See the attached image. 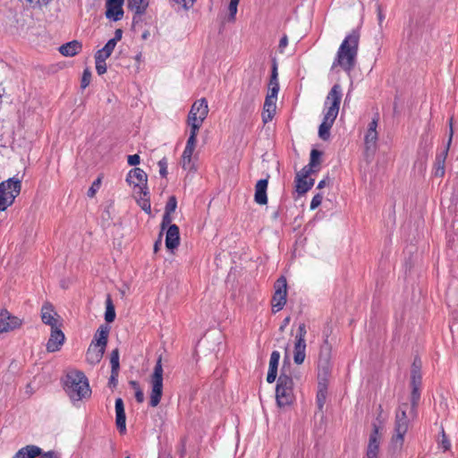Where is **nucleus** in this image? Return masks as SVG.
<instances>
[{
	"label": "nucleus",
	"instance_id": "774afa93",
	"mask_svg": "<svg viewBox=\"0 0 458 458\" xmlns=\"http://www.w3.org/2000/svg\"><path fill=\"white\" fill-rule=\"evenodd\" d=\"M130 386L134 389L138 390L140 388V384L137 381H130Z\"/></svg>",
	"mask_w": 458,
	"mask_h": 458
},
{
	"label": "nucleus",
	"instance_id": "49530a36",
	"mask_svg": "<svg viewBox=\"0 0 458 458\" xmlns=\"http://www.w3.org/2000/svg\"><path fill=\"white\" fill-rule=\"evenodd\" d=\"M268 84L279 85V82H278V73H277V66H276V63L273 64L272 72H271V76H270V80H269V83Z\"/></svg>",
	"mask_w": 458,
	"mask_h": 458
},
{
	"label": "nucleus",
	"instance_id": "2f4dec72",
	"mask_svg": "<svg viewBox=\"0 0 458 458\" xmlns=\"http://www.w3.org/2000/svg\"><path fill=\"white\" fill-rule=\"evenodd\" d=\"M115 319V309L110 295L106 300V312L105 320L107 323H112Z\"/></svg>",
	"mask_w": 458,
	"mask_h": 458
},
{
	"label": "nucleus",
	"instance_id": "9d476101",
	"mask_svg": "<svg viewBox=\"0 0 458 458\" xmlns=\"http://www.w3.org/2000/svg\"><path fill=\"white\" fill-rule=\"evenodd\" d=\"M208 114V106L206 98L196 100L189 112L187 124L189 126L201 127Z\"/></svg>",
	"mask_w": 458,
	"mask_h": 458
},
{
	"label": "nucleus",
	"instance_id": "0e129e2a",
	"mask_svg": "<svg viewBox=\"0 0 458 458\" xmlns=\"http://www.w3.org/2000/svg\"><path fill=\"white\" fill-rule=\"evenodd\" d=\"M179 453L181 457H183L186 454V441L185 438H182L181 441V447L179 449Z\"/></svg>",
	"mask_w": 458,
	"mask_h": 458
},
{
	"label": "nucleus",
	"instance_id": "052dcab7",
	"mask_svg": "<svg viewBox=\"0 0 458 458\" xmlns=\"http://www.w3.org/2000/svg\"><path fill=\"white\" fill-rule=\"evenodd\" d=\"M441 445L445 451H447L451 446V444H450L449 440L446 438V436L444 431H443Z\"/></svg>",
	"mask_w": 458,
	"mask_h": 458
},
{
	"label": "nucleus",
	"instance_id": "f704fd0d",
	"mask_svg": "<svg viewBox=\"0 0 458 458\" xmlns=\"http://www.w3.org/2000/svg\"><path fill=\"white\" fill-rule=\"evenodd\" d=\"M200 127L190 126V136L187 140L186 146L195 148L197 143V135Z\"/></svg>",
	"mask_w": 458,
	"mask_h": 458
},
{
	"label": "nucleus",
	"instance_id": "4d7b16f0",
	"mask_svg": "<svg viewBox=\"0 0 458 458\" xmlns=\"http://www.w3.org/2000/svg\"><path fill=\"white\" fill-rule=\"evenodd\" d=\"M377 122H378V114H377L376 117H374L372 119V121L369 123L368 131H377Z\"/></svg>",
	"mask_w": 458,
	"mask_h": 458
},
{
	"label": "nucleus",
	"instance_id": "3c124183",
	"mask_svg": "<svg viewBox=\"0 0 458 458\" xmlns=\"http://www.w3.org/2000/svg\"><path fill=\"white\" fill-rule=\"evenodd\" d=\"M376 7H377V13L378 25L380 28H382V23L385 20V14L383 13L382 6L379 3L376 4Z\"/></svg>",
	"mask_w": 458,
	"mask_h": 458
},
{
	"label": "nucleus",
	"instance_id": "4468645a",
	"mask_svg": "<svg viewBox=\"0 0 458 458\" xmlns=\"http://www.w3.org/2000/svg\"><path fill=\"white\" fill-rule=\"evenodd\" d=\"M454 135V129H453V118H450L449 120V139L446 147L439 153L437 154L435 165H434V174L437 177H443L445 174V159L448 154L449 147L452 142Z\"/></svg>",
	"mask_w": 458,
	"mask_h": 458
},
{
	"label": "nucleus",
	"instance_id": "423d86ee",
	"mask_svg": "<svg viewBox=\"0 0 458 458\" xmlns=\"http://www.w3.org/2000/svg\"><path fill=\"white\" fill-rule=\"evenodd\" d=\"M276 398L278 406L284 407L291 404L293 402V378L286 374L284 368L277 379L276 388Z\"/></svg>",
	"mask_w": 458,
	"mask_h": 458
},
{
	"label": "nucleus",
	"instance_id": "5701e85b",
	"mask_svg": "<svg viewBox=\"0 0 458 458\" xmlns=\"http://www.w3.org/2000/svg\"><path fill=\"white\" fill-rule=\"evenodd\" d=\"M55 316H57V314L56 312L54 311L52 304L47 302L42 306L41 319L44 324L50 326L51 328L57 327V320L55 318Z\"/></svg>",
	"mask_w": 458,
	"mask_h": 458
},
{
	"label": "nucleus",
	"instance_id": "dca6fc26",
	"mask_svg": "<svg viewBox=\"0 0 458 458\" xmlns=\"http://www.w3.org/2000/svg\"><path fill=\"white\" fill-rule=\"evenodd\" d=\"M22 324L21 319L13 316L7 310L0 311V333H7L19 328Z\"/></svg>",
	"mask_w": 458,
	"mask_h": 458
},
{
	"label": "nucleus",
	"instance_id": "6e6d98bb",
	"mask_svg": "<svg viewBox=\"0 0 458 458\" xmlns=\"http://www.w3.org/2000/svg\"><path fill=\"white\" fill-rule=\"evenodd\" d=\"M288 45V38L286 35H284L280 41H279V45H278V49L281 53L284 52V49L287 47Z\"/></svg>",
	"mask_w": 458,
	"mask_h": 458
},
{
	"label": "nucleus",
	"instance_id": "09e8293b",
	"mask_svg": "<svg viewBox=\"0 0 458 458\" xmlns=\"http://www.w3.org/2000/svg\"><path fill=\"white\" fill-rule=\"evenodd\" d=\"M171 222H172L171 214L165 212L163 215V218H162L161 229L164 230L165 227H169V225H172Z\"/></svg>",
	"mask_w": 458,
	"mask_h": 458
},
{
	"label": "nucleus",
	"instance_id": "338daca9",
	"mask_svg": "<svg viewBox=\"0 0 458 458\" xmlns=\"http://www.w3.org/2000/svg\"><path fill=\"white\" fill-rule=\"evenodd\" d=\"M290 322V317H287L284 319L283 324L280 327V330L284 331V327L289 324Z\"/></svg>",
	"mask_w": 458,
	"mask_h": 458
},
{
	"label": "nucleus",
	"instance_id": "680f3d73",
	"mask_svg": "<svg viewBox=\"0 0 458 458\" xmlns=\"http://www.w3.org/2000/svg\"><path fill=\"white\" fill-rule=\"evenodd\" d=\"M38 456H39V458H58L57 454L54 451H48L46 453H43L41 451V454Z\"/></svg>",
	"mask_w": 458,
	"mask_h": 458
},
{
	"label": "nucleus",
	"instance_id": "13d9d810",
	"mask_svg": "<svg viewBox=\"0 0 458 458\" xmlns=\"http://www.w3.org/2000/svg\"><path fill=\"white\" fill-rule=\"evenodd\" d=\"M277 376V372L274 371L272 369H268L267 376V383L271 384L275 382Z\"/></svg>",
	"mask_w": 458,
	"mask_h": 458
},
{
	"label": "nucleus",
	"instance_id": "a211bd4d",
	"mask_svg": "<svg viewBox=\"0 0 458 458\" xmlns=\"http://www.w3.org/2000/svg\"><path fill=\"white\" fill-rule=\"evenodd\" d=\"M124 0H106V17L114 21H120L123 16Z\"/></svg>",
	"mask_w": 458,
	"mask_h": 458
},
{
	"label": "nucleus",
	"instance_id": "0eeeda50",
	"mask_svg": "<svg viewBox=\"0 0 458 458\" xmlns=\"http://www.w3.org/2000/svg\"><path fill=\"white\" fill-rule=\"evenodd\" d=\"M260 85V80H256L255 78L250 79L247 84L243 85L240 96L242 114H246L253 112L254 102L259 94Z\"/></svg>",
	"mask_w": 458,
	"mask_h": 458
},
{
	"label": "nucleus",
	"instance_id": "4c0bfd02",
	"mask_svg": "<svg viewBox=\"0 0 458 458\" xmlns=\"http://www.w3.org/2000/svg\"><path fill=\"white\" fill-rule=\"evenodd\" d=\"M279 359H280V352L278 351H273L270 355L268 369H272V370L277 372Z\"/></svg>",
	"mask_w": 458,
	"mask_h": 458
},
{
	"label": "nucleus",
	"instance_id": "c85d7f7f",
	"mask_svg": "<svg viewBox=\"0 0 458 458\" xmlns=\"http://www.w3.org/2000/svg\"><path fill=\"white\" fill-rule=\"evenodd\" d=\"M128 8L136 15H143L149 4L148 0H127Z\"/></svg>",
	"mask_w": 458,
	"mask_h": 458
},
{
	"label": "nucleus",
	"instance_id": "393cba45",
	"mask_svg": "<svg viewBox=\"0 0 458 458\" xmlns=\"http://www.w3.org/2000/svg\"><path fill=\"white\" fill-rule=\"evenodd\" d=\"M276 100L266 97L262 112V121L264 123H267L273 119L276 110Z\"/></svg>",
	"mask_w": 458,
	"mask_h": 458
},
{
	"label": "nucleus",
	"instance_id": "a19ab883",
	"mask_svg": "<svg viewBox=\"0 0 458 458\" xmlns=\"http://www.w3.org/2000/svg\"><path fill=\"white\" fill-rule=\"evenodd\" d=\"M95 64H96V71L98 75H102L106 72V60H103L102 58L95 57Z\"/></svg>",
	"mask_w": 458,
	"mask_h": 458
},
{
	"label": "nucleus",
	"instance_id": "8fccbe9b",
	"mask_svg": "<svg viewBox=\"0 0 458 458\" xmlns=\"http://www.w3.org/2000/svg\"><path fill=\"white\" fill-rule=\"evenodd\" d=\"M179 6L183 7L184 9L191 8L196 0H173Z\"/></svg>",
	"mask_w": 458,
	"mask_h": 458
},
{
	"label": "nucleus",
	"instance_id": "f3484780",
	"mask_svg": "<svg viewBox=\"0 0 458 458\" xmlns=\"http://www.w3.org/2000/svg\"><path fill=\"white\" fill-rule=\"evenodd\" d=\"M310 167L304 166L300 172L296 174L295 183H296V191L299 194H304L314 184L313 179H309V175L311 174Z\"/></svg>",
	"mask_w": 458,
	"mask_h": 458
},
{
	"label": "nucleus",
	"instance_id": "2eb2a0df",
	"mask_svg": "<svg viewBox=\"0 0 458 458\" xmlns=\"http://www.w3.org/2000/svg\"><path fill=\"white\" fill-rule=\"evenodd\" d=\"M331 351L329 347H321L319 357H318V378H323L325 380H327V377L330 375L331 372Z\"/></svg>",
	"mask_w": 458,
	"mask_h": 458
},
{
	"label": "nucleus",
	"instance_id": "79ce46f5",
	"mask_svg": "<svg viewBox=\"0 0 458 458\" xmlns=\"http://www.w3.org/2000/svg\"><path fill=\"white\" fill-rule=\"evenodd\" d=\"M90 80H91V72L89 69H85L83 71L81 81V88L83 89H86L89 85Z\"/></svg>",
	"mask_w": 458,
	"mask_h": 458
},
{
	"label": "nucleus",
	"instance_id": "72a5a7b5",
	"mask_svg": "<svg viewBox=\"0 0 458 458\" xmlns=\"http://www.w3.org/2000/svg\"><path fill=\"white\" fill-rule=\"evenodd\" d=\"M422 383V377L420 371V369L414 368L411 369V387H420Z\"/></svg>",
	"mask_w": 458,
	"mask_h": 458
},
{
	"label": "nucleus",
	"instance_id": "1a4fd4ad",
	"mask_svg": "<svg viewBox=\"0 0 458 458\" xmlns=\"http://www.w3.org/2000/svg\"><path fill=\"white\" fill-rule=\"evenodd\" d=\"M163 373L162 358L159 356L150 377L149 406L151 407H157L161 401L163 395Z\"/></svg>",
	"mask_w": 458,
	"mask_h": 458
},
{
	"label": "nucleus",
	"instance_id": "39448f33",
	"mask_svg": "<svg viewBox=\"0 0 458 458\" xmlns=\"http://www.w3.org/2000/svg\"><path fill=\"white\" fill-rule=\"evenodd\" d=\"M108 334L109 327L106 325L100 326L97 330L86 353V360L91 365H96L102 360L108 342Z\"/></svg>",
	"mask_w": 458,
	"mask_h": 458
},
{
	"label": "nucleus",
	"instance_id": "412c9836",
	"mask_svg": "<svg viewBox=\"0 0 458 458\" xmlns=\"http://www.w3.org/2000/svg\"><path fill=\"white\" fill-rule=\"evenodd\" d=\"M115 413L116 427L121 433H123L126 431V416L124 411V404L122 398H117L115 400Z\"/></svg>",
	"mask_w": 458,
	"mask_h": 458
},
{
	"label": "nucleus",
	"instance_id": "7ed1b4c3",
	"mask_svg": "<svg viewBox=\"0 0 458 458\" xmlns=\"http://www.w3.org/2000/svg\"><path fill=\"white\" fill-rule=\"evenodd\" d=\"M341 99L342 88L339 84H335L327 96L325 101L327 111L324 114L323 122L318 128V136L323 140H327L330 136V129L337 117Z\"/></svg>",
	"mask_w": 458,
	"mask_h": 458
},
{
	"label": "nucleus",
	"instance_id": "58836bf2",
	"mask_svg": "<svg viewBox=\"0 0 458 458\" xmlns=\"http://www.w3.org/2000/svg\"><path fill=\"white\" fill-rule=\"evenodd\" d=\"M138 203L139 205L140 206V208L147 213H150L151 211V205H150V200H149V198H148V195L147 196H144L142 195L139 199H138Z\"/></svg>",
	"mask_w": 458,
	"mask_h": 458
},
{
	"label": "nucleus",
	"instance_id": "7c9ffc66",
	"mask_svg": "<svg viewBox=\"0 0 458 458\" xmlns=\"http://www.w3.org/2000/svg\"><path fill=\"white\" fill-rule=\"evenodd\" d=\"M114 47V42L113 40H108L103 48L97 51L95 57L106 60L112 55Z\"/></svg>",
	"mask_w": 458,
	"mask_h": 458
},
{
	"label": "nucleus",
	"instance_id": "ddd939ff",
	"mask_svg": "<svg viewBox=\"0 0 458 458\" xmlns=\"http://www.w3.org/2000/svg\"><path fill=\"white\" fill-rule=\"evenodd\" d=\"M126 182L134 187H139L142 195H149L148 175L141 168L135 167L131 169L127 174Z\"/></svg>",
	"mask_w": 458,
	"mask_h": 458
},
{
	"label": "nucleus",
	"instance_id": "e2e57ef3",
	"mask_svg": "<svg viewBox=\"0 0 458 458\" xmlns=\"http://www.w3.org/2000/svg\"><path fill=\"white\" fill-rule=\"evenodd\" d=\"M123 37V30L121 29H117L114 32V37L111 38L110 40H113L114 42V46H116L117 42L122 39Z\"/></svg>",
	"mask_w": 458,
	"mask_h": 458
},
{
	"label": "nucleus",
	"instance_id": "bf43d9fd",
	"mask_svg": "<svg viewBox=\"0 0 458 458\" xmlns=\"http://www.w3.org/2000/svg\"><path fill=\"white\" fill-rule=\"evenodd\" d=\"M135 399L140 403L144 402L145 397L141 388L135 390Z\"/></svg>",
	"mask_w": 458,
	"mask_h": 458
},
{
	"label": "nucleus",
	"instance_id": "4be33fe9",
	"mask_svg": "<svg viewBox=\"0 0 458 458\" xmlns=\"http://www.w3.org/2000/svg\"><path fill=\"white\" fill-rule=\"evenodd\" d=\"M180 244L179 227L176 225H171L167 228L165 236V246L168 250H173Z\"/></svg>",
	"mask_w": 458,
	"mask_h": 458
},
{
	"label": "nucleus",
	"instance_id": "bb28decb",
	"mask_svg": "<svg viewBox=\"0 0 458 458\" xmlns=\"http://www.w3.org/2000/svg\"><path fill=\"white\" fill-rule=\"evenodd\" d=\"M41 454V448L33 445H29L22 448H21L13 456V458H36L38 455Z\"/></svg>",
	"mask_w": 458,
	"mask_h": 458
},
{
	"label": "nucleus",
	"instance_id": "864d4df0",
	"mask_svg": "<svg viewBox=\"0 0 458 458\" xmlns=\"http://www.w3.org/2000/svg\"><path fill=\"white\" fill-rule=\"evenodd\" d=\"M127 161L130 165H137L140 162V157L138 154L130 155Z\"/></svg>",
	"mask_w": 458,
	"mask_h": 458
},
{
	"label": "nucleus",
	"instance_id": "c756f323",
	"mask_svg": "<svg viewBox=\"0 0 458 458\" xmlns=\"http://www.w3.org/2000/svg\"><path fill=\"white\" fill-rule=\"evenodd\" d=\"M193 148L185 146V148L182 155V166L184 170L192 171L195 170L194 164L192 163V155L194 152Z\"/></svg>",
	"mask_w": 458,
	"mask_h": 458
},
{
	"label": "nucleus",
	"instance_id": "5fc2aeb1",
	"mask_svg": "<svg viewBox=\"0 0 458 458\" xmlns=\"http://www.w3.org/2000/svg\"><path fill=\"white\" fill-rule=\"evenodd\" d=\"M118 375H119V370H115V373H114V370L111 369V376H110V378H109V385L110 386H115L117 385Z\"/></svg>",
	"mask_w": 458,
	"mask_h": 458
},
{
	"label": "nucleus",
	"instance_id": "f257e3e1",
	"mask_svg": "<svg viewBox=\"0 0 458 458\" xmlns=\"http://www.w3.org/2000/svg\"><path fill=\"white\" fill-rule=\"evenodd\" d=\"M420 398V387H411V406L408 403H401L395 411L394 434L390 441V450L393 454H399L403 446L404 436L410 425V416H416L417 405Z\"/></svg>",
	"mask_w": 458,
	"mask_h": 458
},
{
	"label": "nucleus",
	"instance_id": "f8f14e48",
	"mask_svg": "<svg viewBox=\"0 0 458 458\" xmlns=\"http://www.w3.org/2000/svg\"><path fill=\"white\" fill-rule=\"evenodd\" d=\"M275 293L272 297V308L274 312L281 310L286 303L287 281L284 276H280L274 285Z\"/></svg>",
	"mask_w": 458,
	"mask_h": 458
},
{
	"label": "nucleus",
	"instance_id": "c9c22d12",
	"mask_svg": "<svg viewBox=\"0 0 458 458\" xmlns=\"http://www.w3.org/2000/svg\"><path fill=\"white\" fill-rule=\"evenodd\" d=\"M364 140L368 149L370 148L371 147H374L377 140V131H368L365 135Z\"/></svg>",
	"mask_w": 458,
	"mask_h": 458
},
{
	"label": "nucleus",
	"instance_id": "9b49d317",
	"mask_svg": "<svg viewBox=\"0 0 458 458\" xmlns=\"http://www.w3.org/2000/svg\"><path fill=\"white\" fill-rule=\"evenodd\" d=\"M307 328L304 323H301L298 327V330L295 335L294 351H293V360L296 364L301 365L303 363L306 357V340Z\"/></svg>",
	"mask_w": 458,
	"mask_h": 458
},
{
	"label": "nucleus",
	"instance_id": "aec40b11",
	"mask_svg": "<svg viewBox=\"0 0 458 458\" xmlns=\"http://www.w3.org/2000/svg\"><path fill=\"white\" fill-rule=\"evenodd\" d=\"M379 439V428L376 423H373V429L370 433L367 448V458H377L380 443Z\"/></svg>",
	"mask_w": 458,
	"mask_h": 458
},
{
	"label": "nucleus",
	"instance_id": "37998d69",
	"mask_svg": "<svg viewBox=\"0 0 458 458\" xmlns=\"http://www.w3.org/2000/svg\"><path fill=\"white\" fill-rule=\"evenodd\" d=\"M239 2H240V0H231L229 3L228 10H229L230 19H232V20H234V18H235Z\"/></svg>",
	"mask_w": 458,
	"mask_h": 458
},
{
	"label": "nucleus",
	"instance_id": "b1692460",
	"mask_svg": "<svg viewBox=\"0 0 458 458\" xmlns=\"http://www.w3.org/2000/svg\"><path fill=\"white\" fill-rule=\"evenodd\" d=\"M268 184V179H261L257 182L255 185L254 200L259 205H265L267 203V189Z\"/></svg>",
	"mask_w": 458,
	"mask_h": 458
},
{
	"label": "nucleus",
	"instance_id": "de8ad7c7",
	"mask_svg": "<svg viewBox=\"0 0 458 458\" xmlns=\"http://www.w3.org/2000/svg\"><path fill=\"white\" fill-rule=\"evenodd\" d=\"M323 199V195L321 193H317L311 199L310 202V209H316L320 206Z\"/></svg>",
	"mask_w": 458,
	"mask_h": 458
},
{
	"label": "nucleus",
	"instance_id": "473e14b6",
	"mask_svg": "<svg viewBox=\"0 0 458 458\" xmlns=\"http://www.w3.org/2000/svg\"><path fill=\"white\" fill-rule=\"evenodd\" d=\"M321 155L322 152L318 149L311 150L310 163L307 165L310 167V172H314L315 168L319 166Z\"/></svg>",
	"mask_w": 458,
	"mask_h": 458
},
{
	"label": "nucleus",
	"instance_id": "ea45409f",
	"mask_svg": "<svg viewBox=\"0 0 458 458\" xmlns=\"http://www.w3.org/2000/svg\"><path fill=\"white\" fill-rule=\"evenodd\" d=\"M176 207H177V199L174 196H171L165 204V212L172 214L173 212L175 211Z\"/></svg>",
	"mask_w": 458,
	"mask_h": 458
},
{
	"label": "nucleus",
	"instance_id": "f03ea898",
	"mask_svg": "<svg viewBox=\"0 0 458 458\" xmlns=\"http://www.w3.org/2000/svg\"><path fill=\"white\" fill-rule=\"evenodd\" d=\"M360 33L352 30L340 45L336 56L332 64V70L340 66L344 71L350 72L355 66L358 55Z\"/></svg>",
	"mask_w": 458,
	"mask_h": 458
},
{
	"label": "nucleus",
	"instance_id": "6ab92c4d",
	"mask_svg": "<svg viewBox=\"0 0 458 458\" xmlns=\"http://www.w3.org/2000/svg\"><path fill=\"white\" fill-rule=\"evenodd\" d=\"M65 340L64 334L58 327L51 328L50 337L47 344V350L55 352L60 350Z\"/></svg>",
	"mask_w": 458,
	"mask_h": 458
},
{
	"label": "nucleus",
	"instance_id": "603ef678",
	"mask_svg": "<svg viewBox=\"0 0 458 458\" xmlns=\"http://www.w3.org/2000/svg\"><path fill=\"white\" fill-rule=\"evenodd\" d=\"M100 185V179L98 178L91 185V187L88 191V196L93 197L96 193L97 189L99 188Z\"/></svg>",
	"mask_w": 458,
	"mask_h": 458
},
{
	"label": "nucleus",
	"instance_id": "a18cd8bd",
	"mask_svg": "<svg viewBox=\"0 0 458 458\" xmlns=\"http://www.w3.org/2000/svg\"><path fill=\"white\" fill-rule=\"evenodd\" d=\"M279 89H280L279 85L268 84V92H267V98L277 99Z\"/></svg>",
	"mask_w": 458,
	"mask_h": 458
},
{
	"label": "nucleus",
	"instance_id": "e433bc0d",
	"mask_svg": "<svg viewBox=\"0 0 458 458\" xmlns=\"http://www.w3.org/2000/svg\"><path fill=\"white\" fill-rule=\"evenodd\" d=\"M110 363H111V369H113L114 371L120 369L119 350L117 348L113 350L111 352Z\"/></svg>",
	"mask_w": 458,
	"mask_h": 458
},
{
	"label": "nucleus",
	"instance_id": "a878e982",
	"mask_svg": "<svg viewBox=\"0 0 458 458\" xmlns=\"http://www.w3.org/2000/svg\"><path fill=\"white\" fill-rule=\"evenodd\" d=\"M82 49V44L78 40H72L62 45L59 52L64 56H74Z\"/></svg>",
	"mask_w": 458,
	"mask_h": 458
},
{
	"label": "nucleus",
	"instance_id": "c03bdc74",
	"mask_svg": "<svg viewBox=\"0 0 458 458\" xmlns=\"http://www.w3.org/2000/svg\"><path fill=\"white\" fill-rule=\"evenodd\" d=\"M158 166H159V174L162 177H166L168 172H167V159L166 157H163L161 160L158 161Z\"/></svg>",
	"mask_w": 458,
	"mask_h": 458
},
{
	"label": "nucleus",
	"instance_id": "6e6552de",
	"mask_svg": "<svg viewBox=\"0 0 458 458\" xmlns=\"http://www.w3.org/2000/svg\"><path fill=\"white\" fill-rule=\"evenodd\" d=\"M21 181L13 177L0 183V211H4L20 194Z\"/></svg>",
	"mask_w": 458,
	"mask_h": 458
},
{
	"label": "nucleus",
	"instance_id": "20e7f679",
	"mask_svg": "<svg viewBox=\"0 0 458 458\" xmlns=\"http://www.w3.org/2000/svg\"><path fill=\"white\" fill-rule=\"evenodd\" d=\"M64 390L72 402L81 401L91 394L89 381L83 372L71 371L64 380Z\"/></svg>",
	"mask_w": 458,
	"mask_h": 458
},
{
	"label": "nucleus",
	"instance_id": "69168bd1",
	"mask_svg": "<svg viewBox=\"0 0 458 458\" xmlns=\"http://www.w3.org/2000/svg\"><path fill=\"white\" fill-rule=\"evenodd\" d=\"M161 242H162V233H160L158 240L154 244V251L155 252H157L158 250L159 246L161 245Z\"/></svg>",
	"mask_w": 458,
	"mask_h": 458
},
{
	"label": "nucleus",
	"instance_id": "cd10ccee",
	"mask_svg": "<svg viewBox=\"0 0 458 458\" xmlns=\"http://www.w3.org/2000/svg\"><path fill=\"white\" fill-rule=\"evenodd\" d=\"M318 392L316 397V403L319 411H322L326 403L327 395V381L323 378H318Z\"/></svg>",
	"mask_w": 458,
	"mask_h": 458
}]
</instances>
